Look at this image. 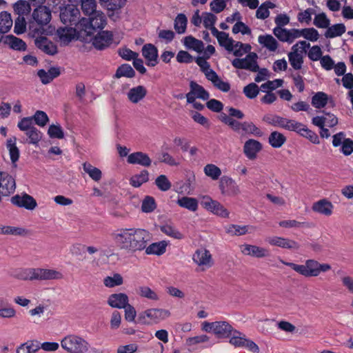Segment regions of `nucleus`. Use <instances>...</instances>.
Here are the masks:
<instances>
[{
    "instance_id": "nucleus-45",
    "label": "nucleus",
    "mask_w": 353,
    "mask_h": 353,
    "mask_svg": "<svg viewBox=\"0 0 353 353\" xmlns=\"http://www.w3.org/2000/svg\"><path fill=\"white\" fill-rule=\"evenodd\" d=\"M83 169L84 172L87 173L94 181H99L101 180L102 177V172L99 168L94 167L90 163L85 162L83 164Z\"/></svg>"
},
{
    "instance_id": "nucleus-28",
    "label": "nucleus",
    "mask_w": 353,
    "mask_h": 353,
    "mask_svg": "<svg viewBox=\"0 0 353 353\" xmlns=\"http://www.w3.org/2000/svg\"><path fill=\"white\" fill-rule=\"evenodd\" d=\"M212 35L217 39L219 45L225 48L226 50L232 52V49H234L232 46L234 41L229 37L228 33L220 32L216 28H214Z\"/></svg>"
},
{
    "instance_id": "nucleus-56",
    "label": "nucleus",
    "mask_w": 353,
    "mask_h": 353,
    "mask_svg": "<svg viewBox=\"0 0 353 353\" xmlns=\"http://www.w3.org/2000/svg\"><path fill=\"white\" fill-rule=\"evenodd\" d=\"M300 37H303L305 39L311 41H316L319 38L318 31L314 28L299 29Z\"/></svg>"
},
{
    "instance_id": "nucleus-8",
    "label": "nucleus",
    "mask_w": 353,
    "mask_h": 353,
    "mask_svg": "<svg viewBox=\"0 0 353 353\" xmlns=\"http://www.w3.org/2000/svg\"><path fill=\"white\" fill-rule=\"evenodd\" d=\"M202 206L214 214L222 218H228L229 211L219 201L213 200L210 197H204L201 201Z\"/></svg>"
},
{
    "instance_id": "nucleus-51",
    "label": "nucleus",
    "mask_w": 353,
    "mask_h": 353,
    "mask_svg": "<svg viewBox=\"0 0 353 353\" xmlns=\"http://www.w3.org/2000/svg\"><path fill=\"white\" fill-rule=\"evenodd\" d=\"M328 96L323 92H316L312 98V105L316 108H322L327 103Z\"/></svg>"
},
{
    "instance_id": "nucleus-20",
    "label": "nucleus",
    "mask_w": 353,
    "mask_h": 353,
    "mask_svg": "<svg viewBox=\"0 0 353 353\" xmlns=\"http://www.w3.org/2000/svg\"><path fill=\"white\" fill-rule=\"evenodd\" d=\"M142 54L148 66H155L158 63V50L152 44H145L142 48Z\"/></svg>"
},
{
    "instance_id": "nucleus-38",
    "label": "nucleus",
    "mask_w": 353,
    "mask_h": 353,
    "mask_svg": "<svg viewBox=\"0 0 353 353\" xmlns=\"http://www.w3.org/2000/svg\"><path fill=\"white\" fill-rule=\"evenodd\" d=\"M176 203L181 208H185L190 211L195 212L198 209V201L195 198L182 196L179 198Z\"/></svg>"
},
{
    "instance_id": "nucleus-59",
    "label": "nucleus",
    "mask_w": 353,
    "mask_h": 353,
    "mask_svg": "<svg viewBox=\"0 0 353 353\" xmlns=\"http://www.w3.org/2000/svg\"><path fill=\"white\" fill-rule=\"evenodd\" d=\"M135 72L133 68L129 64H123L116 71L115 77L120 78L125 77L128 78L134 77Z\"/></svg>"
},
{
    "instance_id": "nucleus-10",
    "label": "nucleus",
    "mask_w": 353,
    "mask_h": 353,
    "mask_svg": "<svg viewBox=\"0 0 353 353\" xmlns=\"http://www.w3.org/2000/svg\"><path fill=\"white\" fill-rule=\"evenodd\" d=\"M274 35L281 42L292 43L296 39L300 38L299 29L277 28L273 29Z\"/></svg>"
},
{
    "instance_id": "nucleus-2",
    "label": "nucleus",
    "mask_w": 353,
    "mask_h": 353,
    "mask_svg": "<svg viewBox=\"0 0 353 353\" xmlns=\"http://www.w3.org/2000/svg\"><path fill=\"white\" fill-rule=\"evenodd\" d=\"M279 261L283 264L291 268L296 272L305 277H316L321 273L331 270V265L328 263H321L314 259H307L304 264H296L286 262L281 259Z\"/></svg>"
},
{
    "instance_id": "nucleus-17",
    "label": "nucleus",
    "mask_w": 353,
    "mask_h": 353,
    "mask_svg": "<svg viewBox=\"0 0 353 353\" xmlns=\"http://www.w3.org/2000/svg\"><path fill=\"white\" fill-rule=\"evenodd\" d=\"M79 11L76 8H65L61 10V21L65 25H74L79 21Z\"/></svg>"
},
{
    "instance_id": "nucleus-50",
    "label": "nucleus",
    "mask_w": 353,
    "mask_h": 353,
    "mask_svg": "<svg viewBox=\"0 0 353 353\" xmlns=\"http://www.w3.org/2000/svg\"><path fill=\"white\" fill-rule=\"evenodd\" d=\"M39 349L40 346L39 343L28 341L17 347V353H36Z\"/></svg>"
},
{
    "instance_id": "nucleus-21",
    "label": "nucleus",
    "mask_w": 353,
    "mask_h": 353,
    "mask_svg": "<svg viewBox=\"0 0 353 353\" xmlns=\"http://www.w3.org/2000/svg\"><path fill=\"white\" fill-rule=\"evenodd\" d=\"M241 252L245 255L256 258H263L269 256V251L262 247L254 245L244 244L241 247Z\"/></svg>"
},
{
    "instance_id": "nucleus-1",
    "label": "nucleus",
    "mask_w": 353,
    "mask_h": 353,
    "mask_svg": "<svg viewBox=\"0 0 353 353\" xmlns=\"http://www.w3.org/2000/svg\"><path fill=\"white\" fill-rule=\"evenodd\" d=\"M111 237L120 250L133 254L146 248L152 239L149 231L139 228H121L111 234Z\"/></svg>"
},
{
    "instance_id": "nucleus-4",
    "label": "nucleus",
    "mask_w": 353,
    "mask_h": 353,
    "mask_svg": "<svg viewBox=\"0 0 353 353\" xmlns=\"http://www.w3.org/2000/svg\"><path fill=\"white\" fill-rule=\"evenodd\" d=\"M170 316L168 310L161 308H149L139 313L138 320L145 325L157 324Z\"/></svg>"
},
{
    "instance_id": "nucleus-44",
    "label": "nucleus",
    "mask_w": 353,
    "mask_h": 353,
    "mask_svg": "<svg viewBox=\"0 0 353 353\" xmlns=\"http://www.w3.org/2000/svg\"><path fill=\"white\" fill-rule=\"evenodd\" d=\"M250 227L248 225H239L235 224H231L227 225L225 232L231 236H241L249 232L248 229Z\"/></svg>"
},
{
    "instance_id": "nucleus-52",
    "label": "nucleus",
    "mask_w": 353,
    "mask_h": 353,
    "mask_svg": "<svg viewBox=\"0 0 353 353\" xmlns=\"http://www.w3.org/2000/svg\"><path fill=\"white\" fill-rule=\"evenodd\" d=\"M148 180L149 173L147 170H144L140 174L132 176L130 180V183L134 188H139Z\"/></svg>"
},
{
    "instance_id": "nucleus-26",
    "label": "nucleus",
    "mask_w": 353,
    "mask_h": 353,
    "mask_svg": "<svg viewBox=\"0 0 353 353\" xmlns=\"http://www.w3.org/2000/svg\"><path fill=\"white\" fill-rule=\"evenodd\" d=\"M294 129V132H297L300 135L308 139L312 143L319 144L320 140L317 134L308 129L304 124L296 122Z\"/></svg>"
},
{
    "instance_id": "nucleus-15",
    "label": "nucleus",
    "mask_w": 353,
    "mask_h": 353,
    "mask_svg": "<svg viewBox=\"0 0 353 353\" xmlns=\"http://www.w3.org/2000/svg\"><path fill=\"white\" fill-rule=\"evenodd\" d=\"M34 44L38 49L48 55H54L58 52L57 46L46 37H37L34 39Z\"/></svg>"
},
{
    "instance_id": "nucleus-39",
    "label": "nucleus",
    "mask_w": 353,
    "mask_h": 353,
    "mask_svg": "<svg viewBox=\"0 0 353 353\" xmlns=\"http://www.w3.org/2000/svg\"><path fill=\"white\" fill-rule=\"evenodd\" d=\"M168 243L165 241H161L146 245L145 253L147 254L161 255L165 253Z\"/></svg>"
},
{
    "instance_id": "nucleus-62",
    "label": "nucleus",
    "mask_w": 353,
    "mask_h": 353,
    "mask_svg": "<svg viewBox=\"0 0 353 353\" xmlns=\"http://www.w3.org/2000/svg\"><path fill=\"white\" fill-rule=\"evenodd\" d=\"M314 14H315V10L313 8H307L298 13L297 19L301 23L310 25L312 21V16Z\"/></svg>"
},
{
    "instance_id": "nucleus-23",
    "label": "nucleus",
    "mask_w": 353,
    "mask_h": 353,
    "mask_svg": "<svg viewBox=\"0 0 353 353\" xmlns=\"http://www.w3.org/2000/svg\"><path fill=\"white\" fill-rule=\"evenodd\" d=\"M333 209V204L326 199L314 202L312 206L314 212L327 216L332 215Z\"/></svg>"
},
{
    "instance_id": "nucleus-43",
    "label": "nucleus",
    "mask_w": 353,
    "mask_h": 353,
    "mask_svg": "<svg viewBox=\"0 0 353 353\" xmlns=\"http://www.w3.org/2000/svg\"><path fill=\"white\" fill-rule=\"evenodd\" d=\"M25 134L27 136L25 142L34 145H38L43 137V133L37 128H32V130L26 132Z\"/></svg>"
},
{
    "instance_id": "nucleus-47",
    "label": "nucleus",
    "mask_w": 353,
    "mask_h": 353,
    "mask_svg": "<svg viewBox=\"0 0 353 353\" xmlns=\"http://www.w3.org/2000/svg\"><path fill=\"white\" fill-rule=\"evenodd\" d=\"M184 45L190 49H192L196 52H201L203 50V43L201 40H198L192 36H188L184 38Z\"/></svg>"
},
{
    "instance_id": "nucleus-9",
    "label": "nucleus",
    "mask_w": 353,
    "mask_h": 353,
    "mask_svg": "<svg viewBox=\"0 0 353 353\" xmlns=\"http://www.w3.org/2000/svg\"><path fill=\"white\" fill-rule=\"evenodd\" d=\"M219 188L223 195L234 196L240 194V188L234 180L228 176H223L219 181Z\"/></svg>"
},
{
    "instance_id": "nucleus-46",
    "label": "nucleus",
    "mask_w": 353,
    "mask_h": 353,
    "mask_svg": "<svg viewBox=\"0 0 353 353\" xmlns=\"http://www.w3.org/2000/svg\"><path fill=\"white\" fill-rule=\"evenodd\" d=\"M232 47L234 49H232V52H233V54L236 57H240L246 53L251 52V46L248 43L234 41Z\"/></svg>"
},
{
    "instance_id": "nucleus-16",
    "label": "nucleus",
    "mask_w": 353,
    "mask_h": 353,
    "mask_svg": "<svg viewBox=\"0 0 353 353\" xmlns=\"http://www.w3.org/2000/svg\"><path fill=\"white\" fill-rule=\"evenodd\" d=\"M267 242L271 245L278 246L284 249L298 250L299 244L292 239L281 236H272L267 239Z\"/></svg>"
},
{
    "instance_id": "nucleus-40",
    "label": "nucleus",
    "mask_w": 353,
    "mask_h": 353,
    "mask_svg": "<svg viewBox=\"0 0 353 353\" xmlns=\"http://www.w3.org/2000/svg\"><path fill=\"white\" fill-rule=\"evenodd\" d=\"M286 137L277 131L272 132L268 137L270 145L274 148H280L286 141Z\"/></svg>"
},
{
    "instance_id": "nucleus-60",
    "label": "nucleus",
    "mask_w": 353,
    "mask_h": 353,
    "mask_svg": "<svg viewBox=\"0 0 353 353\" xmlns=\"http://www.w3.org/2000/svg\"><path fill=\"white\" fill-rule=\"evenodd\" d=\"M81 10L84 14L90 16L97 10V2L95 0H82Z\"/></svg>"
},
{
    "instance_id": "nucleus-42",
    "label": "nucleus",
    "mask_w": 353,
    "mask_h": 353,
    "mask_svg": "<svg viewBox=\"0 0 353 353\" xmlns=\"http://www.w3.org/2000/svg\"><path fill=\"white\" fill-rule=\"evenodd\" d=\"M12 19L10 14L7 12L0 13V34L6 33L10 30L12 26Z\"/></svg>"
},
{
    "instance_id": "nucleus-63",
    "label": "nucleus",
    "mask_w": 353,
    "mask_h": 353,
    "mask_svg": "<svg viewBox=\"0 0 353 353\" xmlns=\"http://www.w3.org/2000/svg\"><path fill=\"white\" fill-rule=\"evenodd\" d=\"M260 91V88L255 83H250L243 88V94L250 99L257 97Z\"/></svg>"
},
{
    "instance_id": "nucleus-5",
    "label": "nucleus",
    "mask_w": 353,
    "mask_h": 353,
    "mask_svg": "<svg viewBox=\"0 0 353 353\" xmlns=\"http://www.w3.org/2000/svg\"><path fill=\"white\" fill-rule=\"evenodd\" d=\"M310 47V43L300 41L292 46L291 52L288 54L290 65L294 70H300L303 63V53Z\"/></svg>"
},
{
    "instance_id": "nucleus-3",
    "label": "nucleus",
    "mask_w": 353,
    "mask_h": 353,
    "mask_svg": "<svg viewBox=\"0 0 353 353\" xmlns=\"http://www.w3.org/2000/svg\"><path fill=\"white\" fill-rule=\"evenodd\" d=\"M61 345L68 353H85L90 345L83 338L77 335H68L61 341Z\"/></svg>"
},
{
    "instance_id": "nucleus-29",
    "label": "nucleus",
    "mask_w": 353,
    "mask_h": 353,
    "mask_svg": "<svg viewBox=\"0 0 353 353\" xmlns=\"http://www.w3.org/2000/svg\"><path fill=\"white\" fill-rule=\"evenodd\" d=\"M147 90L143 85H137L129 90L127 93L128 100L132 103H138L145 98Z\"/></svg>"
},
{
    "instance_id": "nucleus-53",
    "label": "nucleus",
    "mask_w": 353,
    "mask_h": 353,
    "mask_svg": "<svg viewBox=\"0 0 353 353\" xmlns=\"http://www.w3.org/2000/svg\"><path fill=\"white\" fill-rule=\"evenodd\" d=\"M203 172L206 176L215 181L219 179L221 175V169L214 164H207L204 168Z\"/></svg>"
},
{
    "instance_id": "nucleus-18",
    "label": "nucleus",
    "mask_w": 353,
    "mask_h": 353,
    "mask_svg": "<svg viewBox=\"0 0 353 353\" xmlns=\"http://www.w3.org/2000/svg\"><path fill=\"white\" fill-rule=\"evenodd\" d=\"M37 280H60L63 278V274L60 271L54 269L36 268Z\"/></svg>"
},
{
    "instance_id": "nucleus-58",
    "label": "nucleus",
    "mask_w": 353,
    "mask_h": 353,
    "mask_svg": "<svg viewBox=\"0 0 353 353\" xmlns=\"http://www.w3.org/2000/svg\"><path fill=\"white\" fill-rule=\"evenodd\" d=\"M203 23L205 28L211 30L213 33V29L216 28L214 24L216 21L217 17L211 12H203L202 14Z\"/></svg>"
},
{
    "instance_id": "nucleus-12",
    "label": "nucleus",
    "mask_w": 353,
    "mask_h": 353,
    "mask_svg": "<svg viewBox=\"0 0 353 353\" xmlns=\"http://www.w3.org/2000/svg\"><path fill=\"white\" fill-rule=\"evenodd\" d=\"M193 261L202 268V270H205L211 268L213 264V259L210 252L206 249H198L195 251L192 256Z\"/></svg>"
},
{
    "instance_id": "nucleus-49",
    "label": "nucleus",
    "mask_w": 353,
    "mask_h": 353,
    "mask_svg": "<svg viewBox=\"0 0 353 353\" xmlns=\"http://www.w3.org/2000/svg\"><path fill=\"white\" fill-rule=\"evenodd\" d=\"M188 23V19L184 14H179L174 23V28L178 34H183L185 32Z\"/></svg>"
},
{
    "instance_id": "nucleus-11",
    "label": "nucleus",
    "mask_w": 353,
    "mask_h": 353,
    "mask_svg": "<svg viewBox=\"0 0 353 353\" xmlns=\"http://www.w3.org/2000/svg\"><path fill=\"white\" fill-rule=\"evenodd\" d=\"M187 102H194L196 99L208 100L210 98L209 92L201 85L194 81L190 83V92L185 95Z\"/></svg>"
},
{
    "instance_id": "nucleus-22",
    "label": "nucleus",
    "mask_w": 353,
    "mask_h": 353,
    "mask_svg": "<svg viewBox=\"0 0 353 353\" xmlns=\"http://www.w3.org/2000/svg\"><path fill=\"white\" fill-rule=\"evenodd\" d=\"M261 149L262 144L259 141L252 139L245 141L243 146L244 154L250 160L256 159L257 153Z\"/></svg>"
},
{
    "instance_id": "nucleus-35",
    "label": "nucleus",
    "mask_w": 353,
    "mask_h": 353,
    "mask_svg": "<svg viewBox=\"0 0 353 353\" xmlns=\"http://www.w3.org/2000/svg\"><path fill=\"white\" fill-rule=\"evenodd\" d=\"M29 231L24 228L10 225H0V234H10L14 236H26Z\"/></svg>"
},
{
    "instance_id": "nucleus-30",
    "label": "nucleus",
    "mask_w": 353,
    "mask_h": 353,
    "mask_svg": "<svg viewBox=\"0 0 353 353\" xmlns=\"http://www.w3.org/2000/svg\"><path fill=\"white\" fill-rule=\"evenodd\" d=\"M233 330L227 321H215L213 333L219 338H228L232 334Z\"/></svg>"
},
{
    "instance_id": "nucleus-57",
    "label": "nucleus",
    "mask_w": 353,
    "mask_h": 353,
    "mask_svg": "<svg viewBox=\"0 0 353 353\" xmlns=\"http://www.w3.org/2000/svg\"><path fill=\"white\" fill-rule=\"evenodd\" d=\"M14 10L18 17H24L30 12V6L27 1L20 0L14 5Z\"/></svg>"
},
{
    "instance_id": "nucleus-32",
    "label": "nucleus",
    "mask_w": 353,
    "mask_h": 353,
    "mask_svg": "<svg viewBox=\"0 0 353 353\" xmlns=\"http://www.w3.org/2000/svg\"><path fill=\"white\" fill-rule=\"evenodd\" d=\"M108 303L112 307L121 309L128 303V296L124 293L112 294L108 297Z\"/></svg>"
},
{
    "instance_id": "nucleus-27",
    "label": "nucleus",
    "mask_w": 353,
    "mask_h": 353,
    "mask_svg": "<svg viewBox=\"0 0 353 353\" xmlns=\"http://www.w3.org/2000/svg\"><path fill=\"white\" fill-rule=\"evenodd\" d=\"M127 161L130 164H139L143 167H149L152 163V160L149 156L142 152H136L130 154L128 155Z\"/></svg>"
},
{
    "instance_id": "nucleus-41",
    "label": "nucleus",
    "mask_w": 353,
    "mask_h": 353,
    "mask_svg": "<svg viewBox=\"0 0 353 353\" xmlns=\"http://www.w3.org/2000/svg\"><path fill=\"white\" fill-rule=\"evenodd\" d=\"M137 294L142 298L147 299L152 301H157L159 300V296L157 292L148 286H140L137 289Z\"/></svg>"
},
{
    "instance_id": "nucleus-54",
    "label": "nucleus",
    "mask_w": 353,
    "mask_h": 353,
    "mask_svg": "<svg viewBox=\"0 0 353 353\" xmlns=\"http://www.w3.org/2000/svg\"><path fill=\"white\" fill-rule=\"evenodd\" d=\"M123 283V277L118 273L112 276H108L104 278L103 284L107 288H114L122 285Z\"/></svg>"
},
{
    "instance_id": "nucleus-36",
    "label": "nucleus",
    "mask_w": 353,
    "mask_h": 353,
    "mask_svg": "<svg viewBox=\"0 0 353 353\" xmlns=\"http://www.w3.org/2000/svg\"><path fill=\"white\" fill-rule=\"evenodd\" d=\"M4 43L14 50L24 51L27 47L22 39L11 34L6 37Z\"/></svg>"
},
{
    "instance_id": "nucleus-6",
    "label": "nucleus",
    "mask_w": 353,
    "mask_h": 353,
    "mask_svg": "<svg viewBox=\"0 0 353 353\" xmlns=\"http://www.w3.org/2000/svg\"><path fill=\"white\" fill-rule=\"evenodd\" d=\"M257 59V54L251 52L248 53L245 58H236L233 59L232 61V65L236 69H244L253 72H256L259 70Z\"/></svg>"
},
{
    "instance_id": "nucleus-7",
    "label": "nucleus",
    "mask_w": 353,
    "mask_h": 353,
    "mask_svg": "<svg viewBox=\"0 0 353 353\" xmlns=\"http://www.w3.org/2000/svg\"><path fill=\"white\" fill-rule=\"evenodd\" d=\"M263 121L274 127L281 128L287 130L293 131L296 121L288 119L274 114H267L263 117Z\"/></svg>"
},
{
    "instance_id": "nucleus-19",
    "label": "nucleus",
    "mask_w": 353,
    "mask_h": 353,
    "mask_svg": "<svg viewBox=\"0 0 353 353\" xmlns=\"http://www.w3.org/2000/svg\"><path fill=\"white\" fill-rule=\"evenodd\" d=\"M51 11L46 6H39L32 13L33 19L39 25H47L51 20Z\"/></svg>"
},
{
    "instance_id": "nucleus-55",
    "label": "nucleus",
    "mask_w": 353,
    "mask_h": 353,
    "mask_svg": "<svg viewBox=\"0 0 353 353\" xmlns=\"http://www.w3.org/2000/svg\"><path fill=\"white\" fill-rule=\"evenodd\" d=\"M240 129L246 134H253L256 137H261L263 135V132L252 122L241 123Z\"/></svg>"
},
{
    "instance_id": "nucleus-25",
    "label": "nucleus",
    "mask_w": 353,
    "mask_h": 353,
    "mask_svg": "<svg viewBox=\"0 0 353 353\" xmlns=\"http://www.w3.org/2000/svg\"><path fill=\"white\" fill-rule=\"evenodd\" d=\"M3 178V179L1 180L0 183V194L3 196H8L15 190V180L12 176L6 172Z\"/></svg>"
},
{
    "instance_id": "nucleus-13",
    "label": "nucleus",
    "mask_w": 353,
    "mask_h": 353,
    "mask_svg": "<svg viewBox=\"0 0 353 353\" xmlns=\"http://www.w3.org/2000/svg\"><path fill=\"white\" fill-rule=\"evenodd\" d=\"M11 202L17 207L23 208L28 210H33L37 205L36 200L26 193L12 196Z\"/></svg>"
},
{
    "instance_id": "nucleus-31",
    "label": "nucleus",
    "mask_w": 353,
    "mask_h": 353,
    "mask_svg": "<svg viewBox=\"0 0 353 353\" xmlns=\"http://www.w3.org/2000/svg\"><path fill=\"white\" fill-rule=\"evenodd\" d=\"M89 23L94 30L103 29L107 23L106 17L103 12L98 10L89 16Z\"/></svg>"
},
{
    "instance_id": "nucleus-64",
    "label": "nucleus",
    "mask_w": 353,
    "mask_h": 353,
    "mask_svg": "<svg viewBox=\"0 0 353 353\" xmlns=\"http://www.w3.org/2000/svg\"><path fill=\"white\" fill-rule=\"evenodd\" d=\"M155 185L160 190L163 192L169 190L172 187L171 182L168 180V177L164 174L159 175L155 179Z\"/></svg>"
},
{
    "instance_id": "nucleus-37",
    "label": "nucleus",
    "mask_w": 353,
    "mask_h": 353,
    "mask_svg": "<svg viewBox=\"0 0 353 353\" xmlns=\"http://www.w3.org/2000/svg\"><path fill=\"white\" fill-rule=\"evenodd\" d=\"M17 139L15 137H11L7 140L6 147L9 150V154L12 163L14 166L16 167V162L19 158V150L16 145Z\"/></svg>"
},
{
    "instance_id": "nucleus-34",
    "label": "nucleus",
    "mask_w": 353,
    "mask_h": 353,
    "mask_svg": "<svg viewBox=\"0 0 353 353\" xmlns=\"http://www.w3.org/2000/svg\"><path fill=\"white\" fill-rule=\"evenodd\" d=\"M76 30L72 28H59L57 34L61 43L66 45L69 43L75 36Z\"/></svg>"
},
{
    "instance_id": "nucleus-33",
    "label": "nucleus",
    "mask_w": 353,
    "mask_h": 353,
    "mask_svg": "<svg viewBox=\"0 0 353 353\" xmlns=\"http://www.w3.org/2000/svg\"><path fill=\"white\" fill-rule=\"evenodd\" d=\"M258 42L270 52H275L279 47L277 40L271 34L259 35Z\"/></svg>"
},
{
    "instance_id": "nucleus-48",
    "label": "nucleus",
    "mask_w": 353,
    "mask_h": 353,
    "mask_svg": "<svg viewBox=\"0 0 353 353\" xmlns=\"http://www.w3.org/2000/svg\"><path fill=\"white\" fill-rule=\"evenodd\" d=\"M325 33L326 38H334L342 35L345 32V26L343 23L333 25L327 28Z\"/></svg>"
},
{
    "instance_id": "nucleus-61",
    "label": "nucleus",
    "mask_w": 353,
    "mask_h": 353,
    "mask_svg": "<svg viewBox=\"0 0 353 353\" xmlns=\"http://www.w3.org/2000/svg\"><path fill=\"white\" fill-rule=\"evenodd\" d=\"M233 336L230 339V343L235 347H244L245 346L246 339L245 336L240 333L237 330H233Z\"/></svg>"
},
{
    "instance_id": "nucleus-14",
    "label": "nucleus",
    "mask_w": 353,
    "mask_h": 353,
    "mask_svg": "<svg viewBox=\"0 0 353 353\" xmlns=\"http://www.w3.org/2000/svg\"><path fill=\"white\" fill-rule=\"evenodd\" d=\"M113 39L112 33L110 31H101L92 39V45L99 50L110 46Z\"/></svg>"
},
{
    "instance_id": "nucleus-24",
    "label": "nucleus",
    "mask_w": 353,
    "mask_h": 353,
    "mask_svg": "<svg viewBox=\"0 0 353 353\" xmlns=\"http://www.w3.org/2000/svg\"><path fill=\"white\" fill-rule=\"evenodd\" d=\"M205 77L218 90L224 92H227L230 90V84L228 81H222L214 70H208Z\"/></svg>"
}]
</instances>
